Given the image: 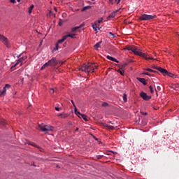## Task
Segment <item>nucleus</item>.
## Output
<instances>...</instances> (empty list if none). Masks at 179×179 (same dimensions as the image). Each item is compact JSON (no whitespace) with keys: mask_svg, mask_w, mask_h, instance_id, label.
Returning a JSON list of instances; mask_svg holds the SVG:
<instances>
[{"mask_svg":"<svg viewBox=\"0 0 179 179\" xmlns=\"http://www.w3.org/2000/svg\"><path fill=\"white\" fill-rule=\"evenodd\" d=\"M109 2L111 5H114V3H117V5H118V3L121 2V0H109Z\"/></svg>","mask_w":179,"mask_h":179,"instance_id":"14","label":"nucleus"},{"mask_svg":"<svg viewBox=\"0 0 179 179\" xmlns=\"http://www.w3.org/2000/svg\"><path fill=\"white\" fill-rule=\"evenodd\" d=\"M141 114H142V115H148V113H146V112L141 111Z\"/></svg>","mask_w":179,"mask_h":179,"instance_id":"37","label":"nucleus"},{"mask_svg":"<svg viewBox=\"0 0 179 179\" xmlns=\"http://www.w3.org/2000/svg\"><path fill=\"white\" fill-rule=\"evenodd\" d=\"M149 89H150V93L153 94V93H154V91H153V87H152V85H150V86L149 87Z\"/></svg>","mask_w":179,"mask_h":179,"instance_id":"31","label":"nucleus"},{"mask_svg":"<svg viewBox=\"0 0 179 179\" xmlns=\"http://www.w3.org/2000/svg\"><path fill=\"white\" fill-rule=\"evenodd\" d=\"M92 1H94V0H92Z\"/></svg>","mask_w":179,"mask_h":179,"instance_id":"57","label":"nucleus"},{"mask_svg":"<svg viewBox=\"0 0 179 179\" xmlns=\"http://www.w3.org/2000/svg\"><path fill=\"white\" fill-rule=\"evenodd\" d=\"M127 94H123V101H124V103H127Z\"/></svg>","mask_w":179,"mask_h":179,"instance_id":"26","label":"nucleus"},{"mask_svg":"<svg viewBox=\"0 0 179 179\" xmlns=\"http://www.w3.org/2000/svg\"><path fill=\"white\" fill-rule=\"evenodd\" d=\"M38 128L40 131L45 133L48 132V131H52V129H54V127L50 125L42 126L41 124H39Z\"/></svg>","mask_w":179,"mask_h":179,"instance_id":"6","label":"nucleus"},{"mask_svg":"<svg viewBox=\"0 0 179 179\" xmlns=\"http://www.w3.org/2000/svg\"><path fill=\"white\" fill-rule=\"evenodd\" d=\"M0 41H1V43H3V44L7 47V48H10L9 40L8 38L5 37V36L0 34Z\"/></svg>","mask_w":179,"mask_h":179,"instance_id":"5","label":"nucleus"},{"mask_svg":"<svg viewBox=\"0 0 179 179\" xmlns=\"http://www.w3.org/2000/svg\"><path fill=\"white\" fill-rule=\"evenodd\" d=\"M157 70L159 71V72H161V73H162L164 76H166V75H167V70H166L162 67L157 68Z\"/></svg>","mask_w":179,"mask_h":179,"instance_id":"9","label":"nucleus"},{"mask_svg":"<svg viewBox=\"0 0 179 179\" xmlns=\"http://www.w3.org/2000/svg\"><path fill=\"white\" fill-rule=\"evenodd\" d=\"M65 15H66L65 13H63V14H62V16H65Z\"/></svg>","mask_w":179,"mask_h":179,"instance_id":"54","label":"nucleus"},{"mask_svg":"<svg viewBox=\"0 0 179 179\" xmlns=\"http://www.w3.org/2000/svg\"><path fill=\"white\" fill-rule=\"evenodd\" d=\"M145 71H148V72H155L154 70H152L150 69H147Z\"/></svg>","mask_w":179,"mask_h":179,"instance_id":"38","label":"nucleus"},{"mask_svg":"<svg viewBox=\"0 0 179 179\" xmlns=\"http://www.w3.org/2000/svg\"><path fill=\"white\" fill-rule=\"evenodd\" d=\"M157 16L156 15H148V14H143L139 17V20H153L156 19Z\"/></svg>","mask_w":179,"mask_h":179,"instance_id":"4","label":"nucleus"},{"mask_svg":"<svg viewBox=\"0 0 179 179\" xmlns=\"http://www.w3.org/2000/svg\"><path fill=\"white\" fill-rule=\"evenodd\" d=\"M56 65H58V61H57L55 57H52V59L49 60L42 66L41 69H44L47 66H56Z\"/></svg>","mask_w":179,"mask_h":179,"instance_id":"3","label":"nucleus"},{"mask_svg":"<svg viewBox=\"0 0 179 179\" xmlns=\"http://www.w3.org/2000/svg\"><path fill=\"white\" fill-rule=\"evenodd\" d=\"M80 118H82L84 121H88L87 116H86V115H81Z\"/></svg>","mask_w":179,"mask_h":179,"instance_id":"20","label":"nucleus"},{"mask_svg":"<svg viewBox=\"0 0 179 179\" xmlns=\"http://www.w3.org/2000/svg\"><path fill=\"white\" fill-rule=\"evenodd\" d=\"M65 40H66V36H64L62 39L57 41V44H62Z\"/></svg>","mask_w":179,"mask_h":179,"instance_id":"16","label":"nucleus"},{"mask_svg":"<svg viewBox=\"0 0 179 179\" xmlns=\"http://www.w3.org/2000/svg\"><path fill=\"white\" fill-rule=\"evenodd\" d=\"M98 27H97V24H92V28L94 29V30H95V31H97Z\"/></svg>","mask_w":179,"mask_h":179,"instance_id":"27","label":"nucleus"},{"mask_svg":"<svg viewBox=\"0 0 179 179\" xmlns=\"http://www.w3.org/2000/svg\"><path fill=\"white\" fill-rule=\"evenodd\" d=\"M108 103H106V102H103V103H102V107H108Z\"/></svg>","mask_w":179,"mask_h":179,"instance_id":"34","label":"nucleus"},{"mask_svg":"<svg viewBox=\"0 0 179 179\" xmlns=\"http://www.w3.org/2000/svg\"><path fill=\"white\" fill-rule=\"evenodd\" d=\"M166 75L168 76H169V78H177V76H176V75L173 74L172 73H170L169 71H167Z\"/></svg>","mask_w":179,"mask_h":179,"instance_id":"19","label":"nucleus"},{"mask_svg":"<svg viewBox=\"0 0 179 179\" xmlns=\"http://www.w3.org/2000/svg\"><path fill=\"white\" fill-rule=\"evenodd\" d=\"M33 9H34V5H31L29 8V13H31Z\"/></svg>","mask_w":179,"mask_h":179,"instance_id":"25","label":"nucleus"},{"mask_svg":"<svg viewBox=\"0 0 179 179\" xmlns=\"http://www.w3.org/2000/svg\"><path fill=\"white\" fill-rule=\"evenodd\" d=\"M75 114H76V115H78L79 117V118H80V117L82 116L83 114H81L80 112L78 111V108H76V106H75Z\"/></svg>","mask_w":179,"mask_h":179,"instance_id":"15","label":"nucleus"},{"mask_svg":"<svg viewBox=\"0 0 179 179\" xmlns=\"http://www.w3.org/2000/svg\"><path fill=\"white\" fill-rule=\"evenodd\" d=\"M80 27H83V24H80L79 27L72 28L71 31L73 33H76V31H78V30H79Z\"/></svg>","mask_w":179,"mask_h":179,"instance_id":"11","label":"nucleus"},{"mask_svg":"<svg viewBox=\"0 0 179 179\" xmlns=\"http://www.w3.org/2000/svg\"><path fill=\"white\" fill-rule=\"evenodd\" d=\"M54 10H55V12H57V7H54Z\"/></svg>","mask_w":179,"mask_h":179,"instance_id":"47","label":"nucleus"},{"mask_svg":"<svg viewBox=\"0 0 179 179\" xmlns=\"http://www.w3.org/2000/svg\"><path fill=\"white\" fill-rule=\"evenodd\" d=\"M140 96L143 99V100H145V101H148V100H150V99H152V96H148V94L142 92H141L140 94Z\"/></svg>","mask_w":179,"mask_h":179,"instance_id":"7","label":"nucleus"},{"mask_svg":"<svg viewBox=\"0 0 179 179\" xmlns=\"http://www.w3.org/2000/svg\"><path fill=\"white\" fill-rule=\"evenodd\" d=\"M9 87H10V85L9 84H6L3 88V90H0V96H5V94H6V89H9Z\"/></svg>","mask_w":179,"mask_h":179,"instance_id":"8","label":"nucleus"},{"mask_svg":"<svg viewBox=\"0 0 179 179\" xmlns=\"http://www.w3.org/2000/svg\"><path fill=\"white\" fill-rule=\"evenodd\" d=\"M59 43L56 44L55 48L54 49L55 51H58V48H59V45H58Z\"/></svg>","mask_w":179,"mask_h":179,"instance_id":"32","label":"nucleus"},{"mask_svg":"<svg viewBox=\"0 0 179 179\" xmlns=\"http://www.w3.org/2000/svg\"><path fill=\"white\" fill-rule=\"evenodd\" d=\"M27 59V56H23L22 57L20 58L17 62V64L19 65H22V62H23V61H24L25 59Z\"/></svg>","mask_w":179,"mask_h":179,"instance_id":"10","label":"nucleus"},{"mask_svg":"<svg viewBox=\"0 0 179 179\" xmlns=\"http://www.w3.org/2000/svg\"><path fill=\"white\" fill-rule=\"evenodd\" d=\"M29 145L34 146V148H37L38 149H41L38 145H36V143H29Z\"/></svg>","mask_w":179,"mask_h":179,"instance_id":"22","label":"nucleus"},{"mask_svg":"<svg viewBox=\"0 0 179 179\" xmlns=\"http://www.w3.org/2000/svg\"><path fill=\"white\" fill-rule=\"evenodd\" d=\"M59 26H62V20H59Z\"/></svg>","mask_w":179,"mask_h":179,"instance_id":"40","label":"nucleus"},{"mask_svg":"<svg viewBox=\"0 0 179 179\" xmlns=\"http://www.w3.org/2000/svg\"><path fill=\"white\" fill-rule=\"evenodd\" d=\"M64 36L66 37V39L68 38V37H71V38H75V37L76 36V34H69L68 35H65Z\"/></svg>","mask_w":179,"mask_h":179,"instance_id":"18","label":"nucleus"},{"mask_svg":"<svg viewBox=\"0 0 179 179\" xmlns=\"http://www.w3.org/2000/svg\"><path fill=\"white\" fill-rule=\"evenodd\" d=\"M79 131V128L76 129V131Z\"/></svg>","mask_w":179,"mask_h":179,"instance_id":"50","label":"nucleus"},{"mask_svg":"<svg viewBox=\"0 0 179 179\" xmlns=\"http://www.w3.org/2000/svg\"><path fill=\"white\" fill-rule=\"evenodd\" d=\"M65 15H66L65 13H63V14H62V16H65Z\"/></svg>","mask_w":179,"mask_h":179,"instance_id":"55","label":"nucleus"},{"mask_svg":"<svg viewBox=\"0 0 179 179\" xmlns=\"http://www.w3.org/2000/svg\"><path fill=\"white\" fill-rule=\"evenodd\" d=\"M137 80H138V82H141V83H143V85H146V80L145 78H137Z\"/></svg>","mask_w":179,"mask_h":179,"instance_id":"13","label":"nucleus"},{"mask_svg":"<svg viewBox=\"0 0 179 179\" xmlns=\"http://www.w3.org/2000/svg\"><path fill=\"white\" fill-rule=\"evenodd\" d=\"M177 3H179V0H176Z\"/></svg>","mask_w":179,"mask_h":179,"instance_id":"52","label":"nucleus"},{"mask_svg":"<svg viewBox=\"0 0 179 179\" xmlns=\"http://www.w3.org/2000/svg\"><path fill=\"white\" fill-rule=\"evenodd\" d=\"M157 90L158 92H160L162 90V87L160 86H157V89H155V92L157 93Z\"/></svg>","mask_w":179,"mask_h":179,"instance_id":"29","label":"nucleus"},{"mask_svg":"<svg viewBox=\"0 0 179 179\" xmlns=\"http://www.w3.org/2000/svg\"><path fill=\"white\" fill-rule=\"evenodd\" d=\"M88 9H92V6H87L84 7L81 10V12H86V10H88Z\"/></svg>","mask_w":179,"mask_h":179,"instance_id":"17","label":"nucleus"},{"mask_svg":"<svg viewBox=\"0 0 179 179\" xmlns=\"http://www.w3.org/2000/svg\"><path fill=\"white\" fill-rule=\"evenodd\" d=\"M62 115H63V114H59V115H58V117H61L62 118Z\"/></svg>","mask_w":179,"mask_h":179,"instance_id":"48","label":"nucleus"},{"mask_svg":"<svg viewBox=\"0 0 179 179\" xmlns=\"http://www.w3.org/2000/svg\"><path fill=\"white\" fill-rule=\"evenodd\" d=\"M127 65H128V63H124V64L122 65V68H125V66H127Z\"/></svg>","mask_w":179,"mask_h":179,"instance_id":"42","label":"nucleus"},{"mask_svg":"<svg viewBox=\"0 0 179 179\" xmlns=\"http://www.w3.org/2000/svg\"><path fill=\"white\" fill-rule=\"evenodd\" d=\"M98 159H101V156H99V157H98Z\"/></svg>","mask_w":179,"mask_h":179,"instance_id":"53","label":"nucleus"},{"mask_svg":"<svg viewBox=\"0 0 179 179\" xmlns=\"http://www.w3.org/2000/svg\"><path fill=\"white\" fill-rule=\"evenodd\" d=\"M10 2H11V3H16V0H10Z\"/></svg>","mask_w":179,"mask_h":179,"instance_id":"41","label":"nucleus"},{"mask_svg":"<svg viewBox=\"0 0 179 179\" xmlns=\"http://www.w3.org/2000/svg\"><path fill=\"white\" fill-rule=\"evenodd\" d=\"M106 58L108 59H110V61H113V62H117V64H118V62H118V60H117V59H115L110 55L106 56Z\"/></svg>","mask_w":179,"mask_h":179,"instance_id":"12","label":"nucleus"},{"mask_svg":"<svg viewBox=\"0 0 179 179\" xmlns=\"http://www.w3.org/2000/svg\"><path fill=\"white\" fill-rule=\"evenodd\" d=\"M55 92V90L54 89H52V88H51L50 90V94H54Z\"/></svg>","mask_w":179,"mask_h":179,"instance_id":"35","label":"nucleus"},{"mask_svg":"<svg viewBox=\"0 0 179 179\" xmlns=\"http://www.w3.org/2000/svg\"><path fill=\"white\" fill-rule=\"evenodd\" d=\"M94 69H97V66L92 63H88L87 64H84L79 70L82 72H85V73H89L90 72H94Z\"/></svg>","mask_w":179,"mask_h":179,"instance_id":"2","label":"nucleus"},{"mask_svg":"<svg viewBox=\"0 0 179 179\" xmlns=\"http://www.w3.org/2000/svg\"><path fill=\"white\" fill-rule=\"evenodd\" d=\"M119 73H120V75H122V76H124V70L120 69V70H119Z\"/></svg>","mask_w":179,"mask_h":179,"instance_id":"33","label":"nucleus"},{"mask_svg":"<svg viewBox=\"0 0 179 179\" xmlns=\"http://www.w3.org/2000/svg\"><path fill=\"white\" fill-rule=\"evenodd\" d=\"M65 62H61V65H63L64 64Z\"/></svg>","mask_w":179,"mask_h":179,"instance_id":"51","label":"nucleus"},{"mask_svg":"<svg viewBox=\"0 0 179 179\" xmlns=\"http://www.w3.org/2000/svg\"><path fill=\"white\" fill-rule=\"evenodd\" d=\"M115 17V12H113L108 17Z\"/></svg>","mask_w":179,"mask_h":179,"instance_id":"28","label":"nucleus"},{"mask_svg":"<svg viewBox=\"0 0 179 179\" xmlns=\"http://www.w3.org/2000/svg\"><path fill=\"white\" fill-rule=\"evenodd\" d=\"M68 117V114H64L62 116V118H66Z\"/></svg>","mask_w":179,"mask_h":179,"instance_id":"39","label":"nucleus"},{"mask_svg":"<svg viewBox=\"0 0 179 179\" xmlns=\"http://www.w3.org/2000/svg\"><path fill=\"white\" fill-rule=\"evenodd\" d=\"M109 36H113V38H115V34H113L112 32H109Z\"/></svg>","mask_w":179,"mask_h":179,"instance_id":"36","label":"nucleus"},{"mask_svg":"<svg viewBox=\"0 0 179 179\" xmlns=\"http://www.w3.org/2000/svg\"><path fill=\"white\" fill-rule=\"evenodd\" d=\"M55 110H56V111H59V108L55 107Z\"/></svg>","mask_w":179,"mask_h":179,"instance_id":"45","label":"nucleus"},{"mask_svg":"<svg viewBox=\"0 0 179 179\" xmlns=\"http://www.w3.org/2000/svg\"><path fill=\"white\" fill-rule=\"evenodd\" d=\"M71 103H72V104L73 105L74 107H76V106H75V103H73V100H71Z\"/></svg>","mask_w":179,"mask_h":179,"instance_id":"46","label":"nucleus"},{"mask_svg":"<svg viewBox=\"0 0 179 179\" xmlns=\"http://www.w3.org/2000/svg\"><path fill=\"white\" fill-rule=\"evenodd\" d=\"M104 127H106V128H108V129H114V126H110L107 124H104Z\"/></svg>","mask_w":179,"mask_h":179,"instance_id":"21","label":"nucleus"},{"mask_svg":"<svg viewBox=\"0 0 179 179\" xmlns=\"http://www.w3.org/2000/svg\"><path fill=\"white\" fill-rule=\"evenodd\" d=\"M17 2H20V0H17Z\"/></svg>","mask_w":179,"mask_h":179,"instance_id":"56","label":"nucleus"},{"mask_svg":"<svg viewBox=\"0 0 179 179\" xmlns=\"http://www.w3.org/2000/svg\"><path fill=\"white\" fill-rule=\"evenodd\" d=\"M98 23H103V19L99 20H98Z\"/></svg>","mask_w":179,"mask_h":179,"instance_id":"43","label":"nucleus"},{"mask_svg":"<svg viewBox=\"0 0 179 179\" xmlns=\"http://www.w3.org/2000/svg\"><path fill=\"white\" fill-rule=\"evenodd\" d=\"M5 124H6V123L5 122L4 120H0V125H5Z\"/></svg>","mask_w":179,"mask_h":179,"instance_id":"30","label":"nucleus"},{"mask_svg":"<svg viewBox=\"0 0 179 179\" xmlns=\"http://www.w3.org/2000/svg\"><path fill=\"white\" fill-rule=\"evenodd\" d=\"M153 68H154V69H157V68H159V67L154 66Z\"/></svg>","mask_w":179,"mask_h":179,"instance_id":"49","label":"nucleus"},{"mask_svg":"<svg viewBox=\"0 0 179 179\" xmlns=\"http://www.w3.org/2000/svg\"><path fill=\"white\" fill-rule=\"evenodd\" d=\"M100 44H101V41L96 43L94 45V48H100Z\"/></svg>","mask_w":179,"mask_h":179,"instance_id":"23","label":"nucleus"},{"mask_svg":"<svg viewBox=\"0 0 179 179\" xmlns=\"http://www.w3.org/2000/svg\"><path fill=\"white\" fill-rule=\"evenodd\" d=\"M17 63H16L15 65L12 66L10 67V71L13 72V71H15V68H16V66H17Z\"/></svg>","mask_w":179,"mask_h":179,"instance_id":"24","label":"nucleus"},{"mask_svg":"<svg viewBox=\"0 0 179 179\" xmlns=\"http://www.w3.org/2000/svg\"><path fill=\"white\" fill-rule=\"evenodd\" d=\"M144 75H147L148 76H150V74H149V73H144Z\"/></svg>","mask_w":179,"mask_h":179,"instance_id":"44","label":"nucleus"},{"mask_svg":"<svg viewBox=\"0 0 179 179\" xmlns=\"http://www.w3.org/2000/svg\"><path fill=\"white\" fill-rule=\"evenodd\" d=\"M126 50L128 51H131V52H134L135 55H138V57H142L143 58H145V59H154L155 61L157 60V59H155L151 57H148V55L141 52V50L136 48V46H127L126 48Z\"/></svg>","mask_w":179,"mask_h":179,"instance_id":"1","label":"nucleus"}]
</instances>
